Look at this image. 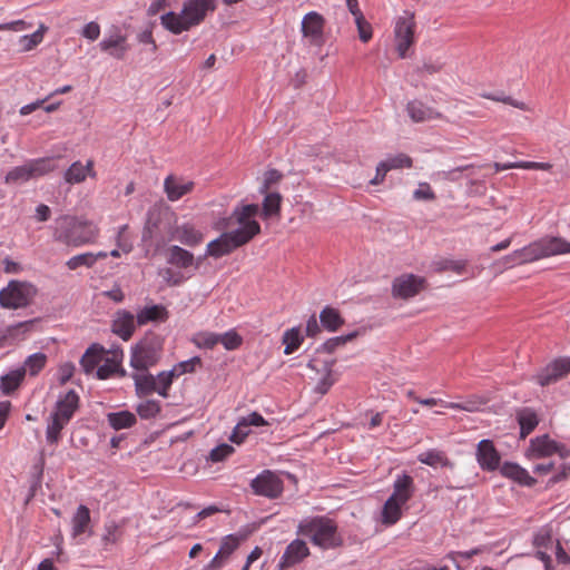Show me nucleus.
Segmentation results:
<instances>
[{"instance_id": "obj_1", "label": "nucleus", "mask_w": 570, "mask_h": 570, "mask_svg": "<svg viewBox=\"0 0 570 570\" xmlns=\"http://www.w3.org/2000/svg\"><path fill=\"white\" fill-rule=\"evenodd\" d=\"M99 227L83 217L62 215L55 220L53 239L71 247L94 244Z\"/></svg>"}, {"instance_id": "obj_2", "label": "nucleus", "mask_w": 570, "mask_h": 570, "mask_svg": "<svg viewBox=\"0 0 570 570\" xmlns=\"http://www.w3.org/2000/svg\"><path fill=\"white\" fill-rule=\"evenodd\" d=\"M215 9V0H186L180 12L169 11L163 14L160 23L169 32L180 35L200 24Z\"/></svg>"}, {"instance_id": "obj_3", "label": "nucleus", "mask_w": 570, "mask_h": 570, "mask_svg": "<svg viewBox=\"0 0 570 570\" xmlns=\"http://www.w3.org/2000/svg\"><path fill=\"white\" fill-rule=\"evenodd\" d=\"M297 533L307 537L311 542L323 549H336L343 544L337 524L326 517L307 518L299 522Z\"/></svg>"}, {"instance_id": "obj_4", "label": "nucleus", "mask_w": 570, "mask_h": 570, "mask_svg": "<svg viewBox=\"0 0 570 570\" xmlns=\"http://www.w3.org/2000/svg\"><path fill=\"white\" fill-rule=\"evenodd\" d=\"M80 397L75 390H69L60 395L48 417L46 439L50 444H58L61 440V432L68 425L78 411Z\"/></svg>"}, {"instance_id": "obj_5", "label": "nucleus", "mask_w": 570, "mask_h": 570, "mask_svg": "<svg viewBox=\"0 0 570 570\" xmlns=\"http://www.w3.org/2000/svg\"><path fill=\"white\" fill-rule=\"evenodd\" d=\"M258 213L259 206L257 204H240L234 208L230 216L220 222L219 227L230 229L238 225V228L232 229V232L240 239H244L246 245L261 234V225L256 220Z\"/></svg>"}, {"instance_id": "obj_6", "label": "nucleus", "mask_w": 570, "mask_h": 570, "mask_svg": "<svg viewBox=\"0 0 570 570\" xmlns=\"http://www.w3.org/2000/svg\"><path fill=\"white\" fill-rule=\"evenodd\" d=\"M37 293L33 284L12 279L0 291V306L4 309L26 308L33 302Z\"/></svg>"}, {"instance_id": "obj_7", "label": "nucleus", "mask_w": 570, "mask_h": 570, "mask_svg": "<svg viewBox=\"0 0 570 570\" xmlns=\"http://www.w3.org/2000/svg\"><path fill=\"white\" fill-rule=\"evenodd\" d=\"M56 167L53 158L46 157L33 159L12 168L6 176V183L17 184L38 178L51 173Z\"/></svg>"}, {"instance_id": "obj_8", "label": "nucleus", "mask_w": 570, "mask_h": 570, "mask_svg": "<svg viewBox=\"0 0 570 570\" xmlns=\"http://www.w3.org/2000/svg\"><path fill=\"white\" fill-rule=\"evenodd\" d=\"M415 29L414 16L410 12H404L395 20L394 43L400 58L407 57L409 49L414 45Z\"/></svg>"}, {"instance_id": "obj_9", "label": "nucleus", "mask_w": 570, "mask_h": 570, "mask_svg": "<svg viewBox=\"0 0 570 570\" xmlns=\"http://www.w3.org/2000/svg\"><path fill=\"white\" fill-rule=\"evenodd\" d=\"M553 454H558L561 459H567L570 456V450L566 445L552 440L548 434L530 440L527 450V456L529 459L548 458Z\"/></svg>"}, {"instance_id": "obj_10", "label": "nucleus", "mask_w": 570, "mask_h": 570, "mask_svg": "<svg viewBox=\"0 0 570 570\" xmlns=\"http://www.w3.org/2000/svg\"><path fill=\"white\" fill-rule=\"evenodd\" d=\"M98 46L102 52L117 60L125 59L130 49L127 35L118 26H112Z\"/></svg>"}, {"instance_id": "obj_11", "label": "nucleus", "mask_w": 570, "mask_h": 570, "mask_svg": "<svg viewBox=\"0 0 570 570\" xmlns=\"http://www.w3.org/2000/svg\"><path fill=\"white\" fill-rule=\"evenodd\" d=\"M426 285L422 276L402 274L393 279L391 293L394 298L410 299L420 294Z\"/></svg>"}, {"instance_id": "obj_12", "label": "nucleus", "mask_w": 570, "mask_h": 570, "mask_svg": "<svg viewBox=\"0 0 570 570\" xmlns=\"http://www.w3.org/2000/svg\"><path fill=\"white\" fill-rule=\"evenodd\" d=\"M255 494L269 499L278 498L283 492V481L273 472L266 470L250 483Z\"/></svg>"}, {"instance_id": "obj_13", "label": "nucleus", "mask_w": 570, "mask_h": 570, "mask_svg": "<svg viewBox=\"0 0 570 570\" xmlns=\"http://www.w3.org/2000/svg\"><path fill=\"white\" fill-rule=\"evenodd\" d=\"M244 245V239L237 237L232 230L224 232L219 237L207 244L206 255L214 258H220L229 255L235 249Z\"/></svg>"}, {"instance_id": "obj_14", "label": "nucleus", "mask_w": 570, "mask_h": 570, "mask_svg": "<svg viewBox=\"0 0 570 570\" xmlns=\"http://www.w3.org/2000/svg\"><path fill=\"white\" fill-rule=\"evenodd\" d=\"M160 352L156 346L141 343L132 351L130 365L138 371H147L158 362Z\"/></svg>"}, {"instance_id": "obj_15", "label": "nucleus", "mask_w": 570, "mask_h": 570, "mask_svg": "<svg viewBox=\"0 0 570 570\" xmlns=\"http://www.w3.org/2000/svg\"><path fill=\"white\" fill-rule=\"evenodd\" d=\"M325 27V18L316 12L311 11L302 19V33L313 45H321L323 42V33Z\"/></svg>"}, {"instance_id": "obj_16", "label": "nucleus", "mask_w": 570, "mask_h": 570, "mask_svg": "<svg viewBox=\"0 0 570 570\" xmlns=\"http://www.w3.org/2000/svg\"><path fill=\"white\" fill-rule=\"evenodd\" d=\"M570 372V362L566 358H558L541 370L537 376V383L541 386L551 385Z\"/></svg>"}, {"instance_id": "obj_17", "label": "nucleus", "mask_w": 570, "mask_h": 570, "mask_svg": "<svg viewBox=\"0 0 570 570\" xmlns=\"http://www.w3.org/2000/svg\"><path fill=\"white\" fill-rule=\"evenodd\" d=\"M309 548L304 540L295 539L286 548L279 559L278 568L288 569L303 562L309 556Z\"/></svg>"}, {"instance_id": "obj_18", "label": "nucleus", "mask_w": 570, "mask_h": 570, "mask_svg": "<svg viewBox=\"0 0 570 570\" xmlns=\"http://www.w3.org/2000/svg\"><path fill=\"white\" fill-rule=\"evenodd\" d=\"M476 461L484 471H494L499 468L501 456L491 440H481L476 446Z\"/></svg>"}, {"instance_id": "obj_19", "label": "nucleus", "mask_w": 570, "mask_h": 570, "mask_svg": "<svg viewBox=\"0 0 570 570\" xmlns=\"http://www.w3.org/2000/svg\"><path fill=\"white\" fill-rule=\"evenodd\" d=\"M194 188V181L175 175H168L164 180V191L170 202L179 200L184 196L190 194Z\"/></svg>"}, {"instance_id": "obj_20", "label": "nucleus", "mask_w": 570, "mask_h": 570, "mask_svg": "<svg viewBox=\"0 0 570 570\" xmlns=\"http://www.w3.org/2000/svg\"><path fill=\"white\" fill-rule=\"evenodd\" d=\"M267 424L266 420L259 413L253 412L238 421L229 436V440L233 443L242 444L249 434L250 426H263Z\"/></svg>"}, {"instance_id": "obj_21", "label": "nucleus", "mask_w": 570, "mask_h": 570, "mask_svg": "<svg viewBox=\"0 0 570 570\" xmlns=\"http://www.w3.org/2000/svg\"><path fill=\"white\" fill-rule=\"evenodd\" d=\"M414 493V479L410 474L404 472L402 474H399L394 480L393 492L389 498L394 499L395 501L405 505L407 501L412 499Z\"/></svg>"}, {"instance_id": "obj_22", "label": "nucleus", "mask_w": 570, "mask_h": 570, "mask_svg": "<svg viewBox=\"0 0 570 570\" xmlns=\"http://www.w3.org/2000/svg\"><path fill=\"white\" fill-rule=\"evenodd\" d=\"M137 324V317H135L128 311H118L112 321L111 330L124 341L130 340L132 336Z\"/></svg>"}, {"instance_id": "obj_23", "label": "nucleus", "mask_w": 570, "mask_h": 570, "mask_svg": "<svg viewBox=\"0 0 570 570\" xmlns=\"http://www.w3.org/2000/svg\"><path fill=\"white\" fill-rule=\"evenodd\" d=\"M541 258L570 254V242L561 237H543L537 240Z\"/></svg>"}, {"instance_id": "obj_24", "label": "nucleus", "mask_w": 570, "mask_h": 570, "mask_svg": "<svg viewBox=\"0 0 570 570\" xmlns=\"http://www.w3.org/2000/svg\"><path fill=\"white\" fill-rule=\"evenodd\" d=\"M406 111L414 122H423L443 118L441 112L419 100L410 101L406 106Z\"/></svg>"}, {"instance_id": "obj_25", "label": "nucleus", "mask_w": 570, "mask_h": 570, "mask_svg": "<svg viewBox=\"0 0 570 570\" xmlns=\"http://www.w3.org/2000/svg\"><path fill=\"white\" fill-rule=\"evenodd\" d=\"M96 177V171L94 169V161L88 160L86 165L81 161H75L65 173V180L68 184H80L86 180L87 177Z\"/></svg>"}, {"instance_id": "obj_26", "label": "nucleus", "mask_w": 570, "mask_h": 570, "mask_svg": "<svg viewBox=\"0 0 570 570\" xmlns=\"http://www.w3.org/2000/svg\"><path fill=\"white\" fill-rule=\"evenodd\" d=\"M419 462L422 464L429 465L431 468H449L453 469L454 464L449 459L446 453L442 450L430 449L425 452H422L417 455Z\"/></svg>"}, {"instance_id": "obj_27", "label": "nucleus", "mask_w": 570, "mask_h": 570, "mask_svg": "<svg viewBox=\"0 0 570 570\" xmlns=\"http://www.w3.org/2000/svg\"><path fill=\"white\" fill-rule=\"evenodd\" d=\"M517 421L520 425V438L525 439L539 424V417L534 410L523 407L515 413Z\"/></svg>"}, {"instance_id": "obj_28", "label": "nucleus", "mask_w": 570, "mask_h": 570, "mask_svg": "<svg viewBox=\"0 0 570 570\" xmlns=\"http://www.w3.org/2000/svg\"><path fill=\"white\" fill-rule=\"evenodd\" d=\"M501 473L521 485L532 487L537 483L529 472L517 463L505 462L501 468Z\"/></svg>"}, {"instance_id": "obj_29", "label": "nucleus", "mask_w": 570, "mask_h": 570, "mask_svg": "<svg viewBox=\"0 0 570 570\" xmlns=\"http://www.w3.org/2000/svg\"><path fill=\"white\" fill-rule=\"evenodd\" d=\"M169 313L164 305L145 306L137 313V325L142 326L150 322H165Z\"/></svg>"}, {"instance_id": "obj_30", "label": "nucleus", "mask_w": 570, "mask_h": 570, "mask_svg": "<svg viewBox=\"0 0 570 570\" xmlns=\"http://www.w3.org/2000/svg\"><path fill=\"white\" fill-rule=\"evenodd\" d=\"M105 350L98 344L90 346L80 360V365L86 374H91L104 361Z\"/></svg>"}, {"instance_id": "obj_31", "label": "nucleus", "mask_w": 570, "mask_h": 570, "mask_svg": "<svg viewBox=\"0 0 570 570\" xmlns=\"http://www.w3.org/2000/svg\"><path fill=\"white\" fill-rule=\"evenodd\" d=\"M174 235L178 242L189 247L197 246L204 239L203 233L190 224L178 226Z\"/></svg>"}, {"instance_id": "obj_32", "label": "nucleus", "mask_w": 570, "mask_h": 570, "mask_svg": "<svg viewBox=\"0 0 570 570\" xmlns=\"http://www.w3.org/2000/svg\"><path fill=\"white\" fill-rule=\"evenodd\" d=\"M135 382V390L138 397L147 396L154 392H157V380L156 376L150 373H136L132 374Z\"/></svg>"}, {"instance_id": "obj_33", "label": "nucleus", "mask_w": 570, "mask_h": 570, "mask_svg": "<svg viewBox=\"0 0 570 570\" xmlns=\"http://www.w3.org/2000/svg\"><path fill=\"white\" fill-rule=\"evenodd\" d=\"M167 262L179 268H188L194 264V255L180 246L173 245L167 250Z\"/></svg>"}, {"instance_id": "obj_34", "label": "nucleus", "mask_w": 570, "mask_h": 570, "mask_svg": "<svg viewBox=\"0 0 570 570\" xmlns=\"http://www.w3.org/2000/svg\"><path fill=\"white\" fill-rule=\"evenodd\" d=\"M403 507L404 504L389 498L381 511V523L386 527L394 525L402 518Z\"/></svg>"}, {"instance_id": "obj_35", "label": "nucleus", "mask_w": 570, "mask_h": 570, "mask_svg": "<svg viewBox=\"0 0 570 570\" xmlns=\"http://www.w3.org/2000/svg\"><path fill=\"white\" fill-rule=\"evenodd\" d=\"M122 353L114 352L111 356H104V363L96 370L98 380H107L119 372Z\"/></svg>"}, {"instance_id": "obj_36", "label": "nucleus", "mask_w": 570, "mask_h": 570, "mask_svg": "<svg viewBox=\"0 0 570 570\" xmlns=\"http://www.w3.org/2000/svg\"><path fill=\"white\" fill-rule=\"evenodd\" d=\"M107 421L109 425L116 431L129 429L137 423L136 415L129 411L108 413Z\"/></svg>"}, {"instance_id": "obj_37", "label": "nucleus", "mask_w": 570, "mask_h": 570, "mask_svg": "<svg viewBox=\"0 0 570 570\" xmlns=\"http://www.w3.org/2000/svg\"><path fill=\"white\" fill-rule=\"evenodd\" d=\"M493 167L495 169V173L518 168V169H527V170H546L549 171L552 169V164L550 163H539V161H515V163H494Z\"/></svg>"}, {"instance_id": "obj_38", "label": "nucleus", "mask_w": 570, "mask_h": 570, "mask_svg": "<svg viewBox=\"0 0 570 570\" xmlns=\"http://www.w3.org/2000/svg\"><path fill=\"white\" fill-rule=\"evenodd\" d=\"M320 321L328 332H336L344 324V318L340 312L331 306H326L321 311Z\"/></svg>"}, {"instance_id": "obj_39", "label": "nucleus", "mask_w": 570, "mask_h": 570, "mask_svg": "<svg viewBox=\"0 0 570 570\" xmlns=\"http://www.w3.org/2000/svg\"><path fill=\"white\" fill-rule=\"evenodd\" d=\"M265 194L263 200L262 217L267 219L272 216H278L281 212L282 196L276 191H262Z\"/></svg>"}, {"instance_id": "obj_40", "label": "nucleus", "mask_w": 570, "mask_h": 570, "mask_svg": "<svg viewBox=\"0 0 570 570\" xmlns=\"http://www.w3.org/2000/svg\"><path fill=\"white\" fill-rule=\"evenodd\" d=\"M24 375V368H17L1 376L0 389L3 394L9 395L13 393L22 383Z\"/></svg>"}, {"instance_id": "obj_41", "label": "nucleus", "mask_w": 570, "mask_h": 570, "mask_svg": "<svg viewBox=\"0 0 570 570\" xmlns=\"http://www.w3.org/2000/svg\"><path fill=\"white\" fill-rule=\"evenodd\" d=\"M90 523V511L89 509L80 504L72 517V537L78 538L83 534Z\"/></svg>"}, {"instance_id": "obj_42", "label": "nucleus", "mask_w": 570, "mask_h": 570, "mask_svg": "<svg viewBox=\"0 0 570 570\" xmlns=\"http://www.w3.org/2000/svg\"><path fill=\"white\" fill-rule=\"evenodd\" d=\"M304 341V337L301 334L299 327H292L286 330L282 337V343L285 345L284 354L291 355L295 351L299 348Z\"/></svg>"}, {"instance_id": "obj_43", "label": "nucleus", "mask_w": 570, "mask_h": 570, "mask_svg": "<svg viewBox=\"0 0 570 570\" xmlns=\"http://www.w3.org/2000/svg\"><path fill=\"white\" fill-rule=\"evenodd\" d=\"M538 242H532L529 245L524 246L521 249L514 250L512 259H514L517 263L528 264L532 263L541 258L540 250H539Z\"/></svg>"}, {"instance_id": "obj_44", "label": "nucleus", "mask_w": 570, "mask_h": 570, "mask_svg": "<svg viewBox=\"0 0 570 570\" xmlns=\"http://www.w3.org/2000/svg\"><path fill=\"white\" fill-rule=\"evenodd\" d=\"M160 411L161 405L157 400H146L136 406V412L142 420L154 419Z\"/></svg>"}, {"instance_id": "obj_45", "label": "nucleus", "mask_w": 570, "mask_h": 570, "mask_svg": "<svg viewBox=\"0 0 570 570\" xmlns=\"http://www.w3.org/2000/svg\"><path fill=\"white\" fill-rule=\"evenodd\" d=\"M191 342L199 348H214L219 343V334L198 332L193 336Z\"/></svg>"}, {"instance_id": "obj_46", "label": "nucleus", "mask_w": 570, "mask_h": 570, "mask_svg": "<svg viewBox=\"0 0 570 570\" xmlns=\"http://www.w3.org/2000/svg\"><path fill=\"white\" fill-rule=\"evenodd\" d=\"M480 96L484 99H489V100L497 101V102H503L505 105H510L514 108H518V109H521L524 111L531 110L530 107L525 102L515 100L510 96H505L503 92H501V94L481 92Z\"/></svg>"}, {"instance_id": "obj_47", "label": "nucleus", "mask_w": 570, "mask_h": 570, "mask_svg": "<svg viewBox=\"0 0 570 570\" xmlns=\"http://www.w3.org/2000/svg\"><path fill=\"white\" fill-rule=\"evenodd\" d=\"M47 355L43 353H35L27 357L24 362V366L22 368L26 370L30 375L36 376L39 372L46 366Z\"/></svg>"}, {"instance_id": "obj_48", "label": "nucleus", "mask_w": 570, "mask_h": 570, "mask_svg": "<svg viewBox=\"0 0 570 570\" xmlns=\"http://www.w3.org/2000/svg\"><path fill=\"white\" fill-rule=\"evenodd\" d=\"M334 361L325 362V375L317 383L315 391L322 395L326 394L330 389L336 382V377L333 372Z\"/></svg>"}, {"instance_id": "obj_49", "label": "nucleus", "mask_w": 570, "mask_h": 570, "mask_svg": "<svg viewBox=\"0 0 570 570\" xmlns=\"http://www.w3.org/2000/svg\"><path fill=\"white\" fill-rule=\"evenodd\" d=\"M176 377L173 371L160 372L157 376V393L163 397H168L169 389L173 384L174 379Z\"/></svg>"}, {"instance_id": "obj_50", "label": "nucleus", "mask_w": 570, "mask_h": 570, "mask_svg": "<svg viewBox=\"0 0 570 570\" xmlns=\"http://www.w3.org/2000/svg\"><path fill=\"white\" fill-rule=\"evenodd\" d=\"M202 366V360L198 356H194L189 360L183 361L177 363L173 367V372L175 373L176 377L186 374V373H194L197 367Z\"/></svg>"}, {"instance_id": "obj_51", "label": "nucleus", "mask_w": 570, "mask_h": 570, "mask_svg": "<svg viewBox=\"0 0 570 570\" xmlns=\"http://www.w3.org/2000/svg\"><path fill=\"white\" fill-rule=\"evenodd\" d=\"M219 343L223 344L227 351H234L242 345L243 338L236 331L230 330L224 334H219Z\"/></svg>"}, {"instance_id": "obj_52", "label": "nucleus", "mask_w": 570, "mask_h": 570, "mask_svg": "<svg viewBox=\"0 0 570 570\" xmlns=\"http://www.w3.org/2000/svg\"><path fill=\"white\" fill-rule=\"evenodd\" d=\"M356 336L357 333L353 332L347 335L332 337L321 346V350H323L326 353H333L337 347L345 345L347 342H351Z\"/></svg>"}, {"instance_id": "obj_53", "label": "nucleus", "mask_w": 570, "mask_h": 570, "mask_svg": "<svg viewBox=\"0 0 570 570\" xmlns=\"http://www.w3.org/2000/svg\"><path fill=\"white\" fill-rule=\"evenodd\" d=\"M66 266L70 271H75L80 266L92 267L94 266V253H83L72 256L66 262Z\"/></svg>"}, {"instance_id": "obj_54", "label": "nucleus", "mask_w": 570, "mask_h": 570, "mask_svg": "<svg viewBox=\"0 0 570 570\" xmlns=\"http://www.w3.org/2000/svg\"><path fill=\"white\" fill-rule=\"evenodd\" d=\"M390 170L400 168H411L413 165L412 158L405 154H399L383 160Z\"/></svg>"}, {"instance_id": "obj_55", "label": "nucleus", "mask_w": 570, "mask_h": 570, "mask_svg": "<svg viewBox=\"0 0 570 570\" xmlns=\"http://www.w3.org/2000/svg\"><path fill=\"white\" fill-rule=\"evenodd\" d=\"M239 543L240 539L237 535H226L222 539L218 552L226 558H229V556L238 548Z\"/></svg>"}, {"instance_id": "obj_56", "label": "nucleus", "mask_w": 570, "mask_h": 570, "mask_svg": "<svg viewBox=\"0 0 570 570\" xmlns=\"http://www.w3.org/2000/svg\"><path fill=\"white\" fill-rule=\"evenodd\" d=\"M46 30H47V27L41 24L40 28L36 32H33L31 36L22 37L21 41L24 43L23 49L31 50L36 46H38L42 41L43 33L46 32Z\"/></svg>"}, {"instance_id": "obj_57", "label": "nucleus", "mask_w": 570, "mask_h": 570, "mask_svg": "<svg viewBox=\"0 0 570 570\" xmlns=\"http://www.w3.org/2000/svg\"><path fill=\"white\" fill-rule=\"evenodd\" d=\"M234 448L229 444H220L214 448L209 453V459L213 462H222L234 453Z\"/></svg>"}, {"instance_id": "obj_58", "label": "nucleus", "mask_w": 570, "mask_h": 570, "mask_svg": "<svg viewBox=\"0 0 570 570\" xmlns=\"http://www.w3.org/2000/svg\"><path fill=\"white\" fill-rule=\"evenodd\" d=\"M358 31V37L363 42H368L372 39V26L365 20L364 16L355 19Z\"/></svg>"}, {"instance_id": "obj_59", "label": "nucleus", "mask_w": 570, "mask_h": 570, "mask_svg": "<svg viewBox=\"0 0 570 570\" xmlns=\"http://www.w3.org/2000/svg\"><path fill=\"white\" fill-rule=\"evenodd\" d=\"M160 276L169 286H177L183 283L184 277L180 273L173 271L171 268H164L160 272Z\"/></svg>"}, {"instance_id": "obj_60", "label": "nucleus", "mask_w": 570, "mask_h": 570, "mask_svg": "<svg viewBox=\"0 0 570 570\" xmlns=\"http://www.w3.org/2000/svg\"><path fill=\"white\" fill-rule=\"evenodd\" d=\"M413 197L417 200H433L435 199V194L428 183H421L419 188L414 190Z\"/></svg>"}, {"instance_id": "obj_61", "label": "nucleus", "mask_w": 570, "mask_h": 570, "mask_svg": "<svg viewBox=\"0 0 570 570\" xmlns=\"http://www.w3.org/2000/svg\"><path fill=\"white\" fill-rule=\"evenodd\" d=\"M81 36L90 41H95L100 36V26L96 21L88 22L81 30Z\"/></svg>"}, {"instance_id": "obj_62", "label": "nucleus", "mask_w": 570, "mask_h": 570, "mask_svg": "<svg viewBox=\"0 0 570 570\" xmlns=\"http://www.w3.org/2000/svg\"><path fill=\"white\" fill-rule=\"evenodd\" d=\"M282 178H283V175L276 169H271V170L266 171L265 177H264V184H263L261 191L269 190V188L273 185L279 183Z\"/></svg>"}, {"instance_id": "obj_63", "label": "nucleus", "mask_w": 570, "mask_h": 570, "mask_svg": "<svg viewBox=\"0 0 570 570\" xmlns=\"http://www.w3.org/2000/svg\"><path fill=\"white\" fill-rule=\"evenodd\" d=\"M551 540H552V535H551L550 530L541 529L540 531H538L535 533L534 539H533V544L537 548H547L548 544L551 542Z\"/></svg>"}, {"instance_id": "obj_64", "label": "nucleus", "mask_w": 570, "mask_h": 570, "mask_svg": "<svg viewBox=\"0 0 570 570\" xmlns=\"http://www.w3.org/2000/svg\"><path fill=\"white\" fill-rule=\"evenodd\" d=\"M31 24L24 20H16L8 23L0 24V31H23L30 28Z\"/></svg>"}]
</instances>
